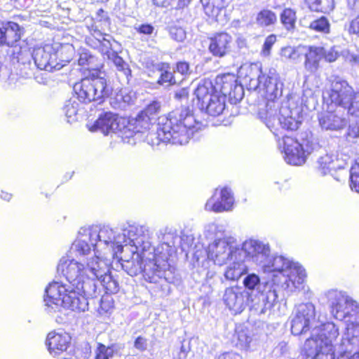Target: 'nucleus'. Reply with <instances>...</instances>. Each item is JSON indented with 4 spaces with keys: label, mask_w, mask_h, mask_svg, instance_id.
<instances>
[{
    "label": "nucleus",
    "mask_w": 359,
    "mask_h": 359,
    "mask_svg": "<svg viewBox=\"0 0 359 359\" xmlns=\"http://www.w3.org/2000/svg\"><path fill=\"white\" fill-rule=\"evenodd\" d=\"M57 270L69 283L53 281L46 287L43 299L46 311L53 315L62 308L77 312L88 310V298L95 297L97 292L94 280L86 278L84 264L64 257Z\"/></svg>",
    "instance_id": "f257e3e1"
},
{
    "label": "nucleus",
    "mask_w": 359,
    "mask_h": 359,
    "mask_svg": "<svg viewBox=\"0 0 359 359\" xmlns=\"http://www.w3.org/2000/svg\"><path fill=\"white\" fill-rule=\"evenodd\" d=\"M258 88L263 90L266 99L265 108L259 112L260 119L276 135L280 128L287 130L298 129L302 123V109L292 96L280 101L283 84L279 81L275 70L269 74L258 76Z\"/></svg>",
    "instance_id": "f03ea898"
},
{
    "label": "nucleus",
    "mask_w": 359,
    "mask_h": 359,
    "mask_svg": "<svg viewBox=\"0 0 359 359\" xmlns=\"http://www.w3.org/2000/svg\"><path fill=\"white\" fill-rule=\"evenodd\" d=\"M239 258H246L261 266L266 273H272L274 284L289 292L304 289L306 273L298 262L283 256L270 257L271 249L268 243L254 239L245 241L238 246Z\"/></svg>",
    "instance_id": "7ed1b4c3"
},
{
    "label": "nucleus",
    "mask_w": 359,
    "mask_h": 359,
    "mask_svg": "<svg viewBox=\"0 0 359 359\" xmlns=\"http://www.w3.org/2000/svg\"><path fill=\"white\" fill-rule=\"evenodd\" d=\"M94 241V252L102 253L111 258L118 257V254L128 248V243H134L137 248L146 250L149 248V227L146 225L128 224L117 233L108 226L100 228L97 226H88Z\"/></svg>",
    "instance_id": "20e7f679"
},
{
    "label": "nucleus",
    "mask_w": 359,
    "mask_h": 359,
    "mask_svg": "<svg viewBox=\"0 0 359 359\" xmlns=\"http://www.w3.org/2000/svg\"><path fill=\"white\" fill-rule=\"evenodd\" d=\"M326 318L320 314L316 318V311L312 303H302L296 306L291 320V332L294 335L302 334L311 329V337L307 339L302 350V359L306 358V344L313 341L311 344L312 349L317 346L323 348L330 344L332 350L333 341L339 336V328L331 322H326Z\"/></svg>",
    "instance_id": "39448f33"
},
{
    "label": "nucleus",
    "mask_w": 359,
    "mask_h": 359,
    "mask_svg": "<svg viewBox=\"0 0 359 359\" xmlns=\"http://www.w3.org/2000/svg\"><path fill=\"white\" fill-rule=\"evenodd\" d=\"M156 129L146 136L147 142L151 146L158 145L161 142L186 144L194 133L203 127V123L196 119L188 107L177 109L168 116L159 117Z\"/></svg>",
    "instance_id": "423d86ee"
},
{
    "label": "nucleus",
    "mask_w": 359,
    "mask_h": 359,
    "mask_svg": "<svg viewBox=\"0 0 359 359\" xmlns=\"http://www.w3.org/2000/svg\"><path fill=\"white\" fill-rule=\"evenodd\" d=\"M323 100L327 104H334L347 110L349 115L359 118V91L339 78L332 81L331 88L323 93Z\"/></svg>",
    "instance_id": "0eeeda50"
},
{
    "label": "nucleus",
    "mask_w": 359,
    "mask_h": 359,
    "mask_svg": "<svg viewBox=\"0 0 359 359\" xmlns=\"http://www.w3.org/2000/svg\"><path fill=\"white\" fill-rule=\"evenodd\" d=\"M74 90L77 99L83 103L102 102L112 94L110 81L104 76L95 75L82 79L75 83Z\"/></svg>",
    "instance_id": "6e6552de"
},
{
    "label": "nucleus",
    "mask_w": 359,
    "mask_h": 359,
    "mask_svg": "<svg viewBox=\"0 0 359 359\" xmlns=\"http://www.w3.org/2000/svg\"><path fill=\"white\" fill-rule=\"evenodd\" d=\"M278 146L284 154L285 161L293 165L304 164L307 156L319 147L312 135L307 133L300 141L290 136H284L279 140Z\"/></svg>",
    "instance_id": "1a4fd4ad"
},
{
    "label": "nucleus",
    "mask_w": 359,
    "mask_h": 359,
    "mask_svg": "<svg viewBox=\"0 0 359 359\" xmlns=\"http://www.w3.org/2000/svg\"><path fill=\"white\" fill-rule=\"evenodd\" d=\"M86 27L90 35L93 36L97 41L100 51L103 56L111 60L116 68L117 75L123 81L128 83L131 77V70L129 65L126 62L118 53L112 49V44L109 35L103 34L99 29L93 19L89 22L86 21Z\"/></svg>",
    "instance_id": "9d476101"
},
{
    "label": "nucleus",
    "mask_w": 359,
    "mask_h": 359,
    "mask_svg": "<svg viewBox=\"0 0 359 359\" xmlns=\"http://www.w3.org/2000/svg\"><path fill=\"white\" fill-rule=\"evenodd\" d=\"M220 93L210 81L198 83L194 91L199 108L212 116L220 115L225 109V97Z\"/></svg>",
    "instance_id": "9b49d317"
},
{
    "label": "nucleus",
    "mask_w": 359,
    "mask_h": 359,
    "mask_svg": "<svg viewBox=\"0 0 359 359\" xmlns=\"http://www.w3.org/2000/svg\"><path fill=\"white\" fill-rule=\"evenodd\" d=\"M151 231L149 228V248L146 250L137 248L134 243H128V248H124V251H130L133 255L130 259H128L125 255L123 259L122 257L121 266L122 269L130 276H135L141 273L144 274V265L150 263L154 259L155 255L153 254V246L151 245Z\"/></svg>",
    "instance_id": "f8f14e48"
},
{
    "label": "nucleus",
    "mask_w": 359,
    "mask_h": 359,
    "mask_svg": "<svg viewBox=\"0 0 359 359\" xmlns=\"http://www.w3.org/2000/svg\"><path fill=\"white\" fill-rule=\"evenodd\" d=\"M325 295L330 313L337 320H344L358 309V303L344 292L330 290Z\"/></svg>",
    "instance_id": "ddd939ff"
},
{
    "label": "nucleus",
    "mask_w": 359,
    "mask_h": 359,
    "mask_svg": "<svg viewBox=\"0 0 359 359\" xmlns=\"http://www.w3.org/2000/svg\"><path fill=\"white\" fill-rule=\"evenodd\" d=\"M238 245L233 237L216 239L209 244L208 257L215 264L222 266L238 255Z\"/></svg>",
    "instance_id": "4468645a"
},
{
    "label": "nucleus",
    "mask_w": 359,
    "mask_h": 359,
    "mask_svg": "<svg viewBox=\"0 0 359 359\" xmlns=\"http://www.w3.org/2000/svg\"><path fill=\"white\" fill-rule=\"evenodd\" d=\"M359 323H348L337 348V355L334 359H359Z\"/></svg>",
    "instance_id": "2eb2a0df"
},
{
    "label": "nucleus",
    "mask_w": 359,
    "mask_h": 359,
    "mask_svg": "<svg viewBox=\"0 0 359 359\" xmlns=\"http://www.w3.org/2000/svg\"><path fill=\"white\" fill-rule=\"evenodd\" d=\"M174 269L168 263V259H161L155 255L150 263L144 265V278L149 283H160L163 280L168 283L175 280Z\"/></svg>",
    "instance_id": "dca6fc26"
},
{
    "label": "nucleus",
    "mask_w": 359,
    "mask_h": 359,
    "mask_svg": "<svg viewBox=\"0 0 359 359\" xmlns=\"http://www.w3.org/2000/svg\"><path fill=\"white\" fill-rule=\"evenodd\" d=\"M278 298L277 292L271 283H266L264 289L259 292L248 293L251 309L258 314H265L269 311Z\"/></svg>",
    "instance_id": "f3484780"
},
{
    "label": "nucleus",
    "mask_w": 359,
    "mask_h": 359,
    "mask_svg": "<svg viewBox=\"0 0 359 359\" xmlns=\"http://www.w3.org/2000/svg\"><path fill=\"white\" fill-rule=\"evenodd\" d=\"M32 58L39 69L53 72L61 69V65L57 61V48H55V44H46L34 48Z\"/></svg>",
    "instance_id": "a211bd4d"
},
{
    "label": "nucleus",
    "mask_w": 359,
    "mask_h": 359,
    "mask_svg": "<svg viewBox=\"0 0 359 359\" xmlns=\"http://www.w3.org/2000/svg\"><path fill=\"white\" fill-rule=\"evenodd\" d=\"M108 255L102 256V253L94 252L93 257H87L85 261V271L87 279L94 280L95 286L97 287V280L106 273L109 272L110 257Z\"/></svg>",
    "instance_id": "6ab92c4d"
},
{
    "label": "nucleus",
    "mask_w": 359,
    "mask_h": 359,
    "mask_svg": "<svg viewBox=\"0 0 359 359\" xmlns=\"http://www.w3.org/2000/svg\"><path fill=\"white\" fill-rule=\"evenodd\" d=\"M234 198L231 190L227 187L217 189L212 197L205 203V210L222 212L232 210Z\"/></svg>",
    "instance_id": "aec40b11"
},
{
    "label": "nucleus",
    "mask_w": 359,
    "mask_h": 359,
    "mask_svg": "<svg viewBox=\"0 0 359 359\" xmlns=\"http://www.w3.org/2000/svg\"><path fill=\"white\" fill-rule=\"evenodd\" d=\"M248 300V292L241 287H227L223 294V302L229 310L235 313H241Z\"/></svg>",
    "instance_id": "412c9836"
},
{
    "label": "nucleus",
    "mask_w": 359,
    "mask_h": 359,
    "mask_svg": "<svg viewBox=\"0 0 359 359\" xmlns=\"http://www.w3.org/2000/svg\"><path fill=\"white\" fill-rule=\"evenodd\" d=\"M233 39L226 32L217 33L208 39V50L216 57H224L231 51Z\"/></svg>",
    "instance_id": "4be33fe9"
},
{
    "label": "nucleus",
    "mask_w": 359,
    "mask_h": 359,
    "mask_svg": "<svg viewBox=\"0 0 359 359\" xmlns=\"http://www.w3.org/2000/svg\"><path fill=\"white\" fill-rule=\"evenodd\" d=\"M121 119L116 114L107 112L100 115L89 130L92 132L100 131L104 135L116 133V130L121 128Z\"/></svg>",
    "instance_id": "5701e85b"
},
{
    "label": "nucleus",
    "mask_w": 359,
    "mask_h": 359,
    "mask_svg": "<svg viewBox=\"0 0 359 359\" xmlns=\"http://www.w3.org/2000/svg\"><path fill=\"white\" fill-rule=\"evenodd\" d=\"M22 29L13 22H0V44L15 46L22 34Z\"/></svg>",
    "instance_id": "b1692460"
},
{
    "label": "nucleus",
    "mask_w": 359,
    "mask_h": 359,
    "mask_svg": "<svg viewBox=\"0 0 359 359\" xmlns=\"http://www.w3.org/2000/svg\"><path fill=\"white\" fill-rule=\"evenodd\" d=\"M71 341L70 335L63 331L50 332L46 338V346L50 353L57 355L67 351Z\"/></svg>",
    "instance_id": "393cba45"
},
{
    "label": "nucleus",
    "mask_w": 359,
    "mask_h": 359,
    "mask_svg": "<svg viewBox=\"0 0 359 359\" xmlns=\"http://www.w3.org/2000/svg\"><path fill=\"white\" fill-rule=\"evenodd\" d=\"M319 126L325 130H339L346 125L344 118L339 116L336 111H323L318 115Z\"/></svg>",
    "instance_id": "a878e982"
},
{
    "label": "nucleus",
    "mask_w": 359,
    "mask_h": 359,
    "mask_svg": "<svg viewBox=\"0 0 359 359\" xmlns=\"http://www.w3.org/2000/svg\"><path fill=\"white\" fill-rule=\"evenodd\" d=\"M158 238L161 243L156 249L153 248V254L161 257V259H168L175 244L176 233L166 228L160 230Z\"/></svg>",
    "instance_id": "bb28decb"
},
{
    "label": "nucleus",
    "mask_w": 359,
    "mask_h": 359,
    "mask_svg": "<svg viewBox=\"0 0 359 359\" xmlns=\"http://www.w3.org/2000/svg\"><path fill=\"white\" fill-rule=\"evenodd\" d=\"M222 86L220 93L224 96L229 97V99L236 103L241 101L244 95L243 86L236 83V80L231 75H225L221 78Z\"/></svg>",
    "instance_id": "cd10ccee"
},
{
    "label": "nucleus",
    "mask_w": 359,
    "mask_h": 359,
    "mask_svg": "<svg viewBox=\"0 0 359 359\" xmlns=\"http://www.w3.org/2000/svg\"><path fill=\"white\" fill-rule=\"evenodd\" d=\"M94 241L88 227L81 228L76 240L73 243L71 250L78 255L89 256L91 248H94Z\"/></svg>",
    "instance_id": "c85d7f7f"
},
{
    "label": "nucleus",
    "mask_w": 359,
    "mask_h": 359,
    "mask_svg": "<svg viewBox=\"0 0 359 359\" xmlns=\"http://www.w3.org/2000/svg\"><path fill=\"white\" fill-rule=\"evenodd\" d=\"M305 68L311 72H316L319 67V62L323 58V48L316 46H305Z\"/></svg>",
    "instance_id": "c756f323"
},
{
    "label": "nucleus",
    "mask_w": 359,
    "mask_h": 359,
    "mask_svg": "<svg viewBox=\"0 0 359 359\" xmlns=\"http://www.w3.org/2000/svg\"><path fill=\"white\" fill-rule=\"evenodd\" d=\"M316 168L321 175H325L332 172L341 168L337 156L332 154L325 153L320 155L316 162Z\"/></svg>",
    "instance_id": "7c9ffc66"
},
{
    "label": "nucleus",
    "mask_w": 359,
    "mask_h": 359,
    "mask_svg": "<svg viewBox=\"0 0 359 359\" xmlns=\"http://www.w3.org/2000/svg\"><path fill=\"white\" fill-rule=\"evenodd\" d=\"M233 262L230 264L224 272V277L229 280H238L242 275L246 273L247 266L244 264L243 258H239V255L233 257Z\"/></svg>",
    "instance_id": "2f4dec72"
},
{
    "label": "nucleus",
    "mask_w": 359,
    "mask_h": 359,
    "mask_svg": "<svg viewBox=\"0 0 359 359\" xmlns=\"http://www.w3.org/2000/svg\"><path fill=\"white\" fill-rule=\"evenodd\" d=\"M133 126L134 125H133L130 121L126 123V121L125 119H121V128L116 130V133H118V136L121 137L123 142L130 144H135V137L139 134L135 130V126Z\"/></svg>",
    "instance_id": "473e14b6"
},
{
    "label": "nucleus",
    "mask_w": 359,
    "mask_h": 359,
    "mask_svg": "<svg viewBox=\"0 0 359 359\" xmlns=\"http://www.w3.org/2000/svg\"><path fill=\"white\" fill-rule=\"evenodd\" d=\"M157 71L161 73L158 83L160 85L167 84L174 85L178 81L173 74V70L172 71L171 67L169 63L167 62H159L155 65Z\"/></svg>",
    "instance_id": "72a5a7b5"
},
{
    "label": "nucleus",
    "mask_w": 359,
    "mask_h": 359,
    "mask_svg": "<svg viewBox=\"0 0 359 359\" xmlns=\"http://www.w3.org/2000/svg\"><path fill=\"white\" fill-rule=\"evenodd\" d=\"M297 13L290 8H284L280 14V20L283 27L289 32H292L296 28Z\"/></svg>",
    "instance_id": "f704fd0d"
},
{
    "label": "nucleus",
    "mask_w": 359,
    "mask_h": 359,
    "mask_svg": "<svg viewBox=\"0 0 359 359\" xmlns=\"http://www.w3.org/2000/svg\"><path fill=\"white\" fill-rule=\"evenodd\" d=\"M253 336L251 330L243 327H237L236 330V346L242 349H249L253 341Z\"/></svg>",
    "instance_id": "c9c22d12"
},
{
    "label": "nucleus",
    "mask_w": 359,
    "mask_h": 359,
    "mask_svg": "<svg viewBox=\"0 0 359 359\" xmlns=\"http://www.w3.org/2000/svg\"><path fill=\"white\" fill-rule=\"evenodd\" d=\"M55 48H57V61L61 65L62 69L72 60L74 48L71 45L60 43H55Z\"/></svg>",
    "instance_id": "e433bc0d"
},
{
    "label": "nucleus",
    "mask_w": 359,
    "mask_h": 359,
    "mask_svg": "<svg viewBox=\"0 0 359 359\" xmlns=\"http://www.w3.org/2000/svg\"><path fill=\"white\" fill-rule=\"evenodd\" d=\"M305 53V46H286L281 49V57L293 62H298Z\"/></svg>",
    "instance_id": "4c0bfd02"
},
{
    "label": "nucleus",
    "mask_w": 359,
    "mask_h": 359,
    "mask_svg": "<svg viewBox=\"0 0 359 359\" xmlns=\"http://www.w3.org/2000/svg\"><path fill=\"white\" fill-rule=\"evenodd\" d=\"M277 21L276 13L269 9H263L256 16V23L259 27H267L273 25Z\"/></svg>",
    "instance_id": "58836bf2"
},
{
    "label": "nucleus",
    "mask_w": 359,
    "mask_h": 359,
    "mask_svg": "<svg viewBox=\"0 0 359 359\" xmlns=\"http://www.w3.org/2000/svg\"><path fill=\"white\" fill-rule=\"evenodd\" d=\"M105 289L107 293L115 294L119 290L118 281L111 276L110 271L103 275L97 280Z\"/></svg>",
    "instance_id": "ea45409f"
},
{
    "label": "nucleus",
    "mask_w": 359,
    "mask_h": 359,
    "mask_svg": "<svg viewBox=\"0 0 359 359\" xmlns=\"http://www.w3.org/2000/svg\"><path fill=\"white\" fill-rule=\"evenodd\" d=\"M18 63L19 69L20 72V74L22 76L28 77L32 74L31 70V61L29 53H20L18 57Z\"/></svg>",
    "instance_id": "a19ab883"
},
{
    "label": "nucleus",
    "mask_w": 359,
    "mask_h": 359,
    "mask_svg": "<svg viewBox=\"0 0 359 359\" xmlns=\"http://www.w3.org/2000/svg\"><path fill=\"white\" fill-rule=\"evenodd\" d=\"M266 283H262L259 277L255 273L248 274L243 280L245 287L252 292H259L264 289Z\"/></svg>",
    "instance_id": "79ce46f5"
},
{
    "label": "nucleus",
    "mask_w": 359,
    "mask_h": 359,
    "mask_svg": "<svg viewBox=\"0 0 359 359\" xmlns=\"http://www.w3.org/2000/svg\"><path fill=\"white\" fill-rule=\"evenodd\" d=\"M130 121L134 125L133 126H135V130L138 134L149 129L151 123V120L145 115H143L142 112H140L135 119L130 120Z\"/></svg>",
    "instance_id": "37998d69"
},
{
    "label": "nucleus",
    "mask_w": 359,
    "mask_h": 359,
    "mask_svg": "<svg viewBox=\"0 0 359 359\" xmlns=\"http://www.w3.org/2000/svg\"><path fill=\"white\" fill-rule=\"evenodd\" d=\"M79 107L80 104L75 98H72L66 102L63 108V111L68 118V122H71L74 120V117L76 116L79 110Z\"/></svg>",
    "instance_id": "c03bdc74"
},
{
    "label": "nucleus",
    "mask_w": 359,
    "mask_h": 359,
    "mask_svg": "<svg viewBox=\"0 0 359 359\" xmlns=\"http://www.w3.org/2000/svg\"><path fill=\"white\" fill-rule=\"evenodd\" d=\"M310 8L315 11L329 13L334 8V0H313Z\"/></svg>",
    "instance_id": "a18cd8bd"
},
{
    "label": "nucleus",
    "mask_w": 359,
    "mask_h": 359,
    "mask_svg": "<svg viewBox=\"0 0 359 359\" xmlns=\"http://www.w3.org/2000/svg\"><path fill=\"white\" fill-rule=\"evenodd\" d=\"M302 104L309 110L315 109L318 104L317 96L310 88H306L303 90L302 97Z\"/></svg>",
    "instance_id": "49530a36"
},
{
    "label": "nucleus",
    "mask_w": 359,
    "mask_h": 359,
    "mask_svg": "<svg viewBox=\"0 0 359 359\" xmlns=\"http://www.w3.org/2000/svg\"><path fill=\"white\" fill-rule=\"evenodd\" d=\"M309 28L316 32L328 33L330 32V23L325 17H321L312 21L309 25Z\"/></svg>",
    "instance_id": "de8ad7c7"
},
{
    "label": "nucleus",
    "mask_w": 359,
    "mask_h": 359,
    "mask_svg": "<svg viewBox=\"0 0 359 359\" xmlns=\"http://www.w3.org/2000/svg\"><path fill=\"white\" fill-rule=\"evenodd\" d=\"M116 352L114 351L111 346H105L103 344H99L95 359H113Z\"/></svg>",
    "instance_id": "09e8293b"
},
{
    "label": "nucleus",
    "mask_w": 359,
    "mask_h": 359,
    "mask_svg": "<svg viewBox=\"0 0 359 359\" xmlns=\"http://www.w3.org/2000/svg\"><path fill=\"white\" fill-rule=\"evenodd\" d=\"M341 57L344 60L352 65H359V52L351 49H345L341 52Z\"/></svg>",
    "instance_id": "8fccbe9b"
},
{
    "label": "nucleus",
    "mask_w": 359,
    "mask_h": 359,
    "mask_svg": "<svg viewBox=\"0 0 359 359\" xmlns=\"http://www.w3.org/2000/svg\"><path fill=\"white\" fill-rule=\"evenodd\" d=\"M161 110V103L158 101H153L141 112L151 120L154 119L158 114Z\"/></svg>",
    "instance_id": "3c124183"
},
{
    "label": "nucleus",
    "mask_w": 359,
    "mask_h": 359,
    "mask_svg": "<svg viewBox=\"0 0 359 359\" xmlns=\"http://www.w3.org/2000/svg\"><path fill=\"white\" fill-rule=\"evenodd\" d=\"M350 187L352 190L359 193V163L353 165L350 171Z\"/></svg>",
    "instance_id": "603ef678"
},
{
    "label": "nucleus",
    "mask_w": 359,
    "mask_h": 359,
    "mask_svg": "<svg viewBox=\"0 0 359 359\" xmlns=\"http://www.w3.org/2000/svg\"><path fill=\"white\" fill-rule=\"evenodd\" d=\"M276 41V36L275 34H270L266 38L262 50L263 55L268 56L270 55L271 47Z\"/></svg>",
    "instance_id": "864d4df0"
},
{
    "label": "nucleus",
    "mask_w": 359,
    "mask_h": 359,
    "mask_svg": "<svg viewBox=\"0 0 359 359\" xmlns=\"http://www.w3.org/2000/svg\"><path fill=\"white\" fill-rule=\"evenodd\" d=\"M134 29L140 34L151 36L154 32V27L151 24H136Z\"/></svg>",
    "instance_id": "5fc2aeb1"
},
{
    "label": "nucleus",
    "mask_w": 359,
    "mask_h": 359,
    "mask_svg": "<svg viewBox=\"0 0 359 359\" xmlns=\"http://www.w3.org/2000/svg\"><path fill=\"white\" fill-rule=\"evenodd\" d=\"M170 34L172 39L177 41H182L186 37L185 32L181 27H171Z\"/></svg>",
    "instance_id": "6e6d98bb"
},
{
    "label": "nucleus",
    "mask_w": 359,
    "mask_h": 359,
    "mask_svg": "<svg viewBox=\"0 0 359 359\" xmlns=\"http://www.w3.org/2000/svg\"><path fill=\"white\" fill-rule=\"evenodd\" d=\"M339 57V53L334 48H331L326 50L323 48V58L325 61L332 62L335 61Z\"/></svg>",
    "instance_id": "4d7b16f0"
},
{
    "label": "nucleus",
    "mask_w": 359,
    "mask_h": 359,
    "mask_svg": "<svg viewBox=\"0 0 359 359\" xmlns=\"http://www.w3.org/2000/svg\"><path fill=\"white\" fill-rule=\"evenodd\" d=\"M203 5L204 11L208 16H215L218 13L219 10L220 9L219 8L213 6L211 4L210 0H206L204 1Z\"/></svg>",
    "instance_id": "13d9d810"
},
{
    "label": "nucleus",
    "mask_w": 359,
    "mask_h": 359,
    "mask_svg": "<svg viewBox=\"0 0 359 359\" xmlns=\"http://www.w3.org/2000/svg\"><path fill=\"white\" fill-rule=\"evenodd\" d=\"M174 72H178L182 75L187 76L191 73L189 65L185 62H179L176 65Z\"/></svg>",
    "instance_id": "bf43d9fd"
},
{
    "label": "nucleus",
    "mask_w": 359,
    "mask_h": 359,
    "mask_svg": "<svg viewBox=\"0 0 359 359\" xmlns=\"http://www.w3.org/2000/svg\"><path fill=\"white\" fill-rule=\"evenodd\" d=\"M347 137L352 139L359 137V123H352L348 126Z\"/></svg>",
    "instance_id": "052dcab7"
},
{
    "label": "nucleus",
    "mask_w": 359,
    "mask_h": 359,
    "mask_svg": "<svg viewBox=\"0 0 359 359\" xmlns=\"http://www.w3.org/2000/svg\"><path fill=\"white\" fill-rule=\"evenodd\" d=\"M147 340L142 337H138L136 338L134 342V346L140 351H144L147 348Z\"/></svg>",
    "instance_id": "680f3d73"
},
{
    "label": "nucleus",
    "mask_w": 359,
    "mask_h": 359,
    "mask_svg": "<svg viewBox=\"0 0 359 359\" xmlns=\"http://www.w3.org/2000/svg\"><path fill=\"white\" fill-rule=\"evenodd\" d=\"M348 32L359 36V15L351 21Z\"/></svg>",
    "instance_id": "e2e57ef3"
},
{
    "label": "nucleus",
    "mask_w": 359,
    "mask_h": 359,
    "mask_svg": "<svg viewBox=\"0 0 359 359\" xmlns=\"http://www.w3.org/2000/svg\"><path fill=\"white\" fill-rule=\"evenodd\" d=\"M93 57L87 53H83L80 55L78 60L79 65L81 66L88 65L93 60Z\"/></svg>",
    "instance_id": "0e129e2a"
},
{
    "label": "nucleus",
    "mask_w": 359,
    "mask_h": 359,
    "mask_svg": "<svg viewBox=\"0 0 359 359\" xmlns=\"http://www.w3.org/2000/svg\"><path fill=\"white\" fill-rule=\"evenodd\" d=\"M219 226L215 223L208 224L205 226V233L208 236H211L219 231Z\"/></svg>",
    "instance_id": "69168bd1"
},
{
    "label": "nucleus",
    "mask_w": 359,
    "mask_h": 359,
    "mask_svg": "<svg viewBox=\"0 0 359 359\" xmlns=\"http://www.w3.org/2000/svg\"><path fill=\"white\" fill-rule=\"evenodd\" d=\"M217 359H242V357L236 353L227 352L219 355Z\"/></svg>",
    "instance_id": "338daca9"
},
{
    "label": "nucleus",
    "mask_w": 359,
    "mask_h": 359,
    "mask_svg": "<svg viewBox=\"0 0 359 359\" xmlns=\"http://www.w3.org/2000/svg\"><path fill=\"white\" fill-rule=\"evenodd\" d=\"M188 95H189V92H188L187 89L182 88L175 93V96L176 98L181 100V99L187 98Z\"/></svg>",
    "instance_id": "774afa93"
}]
</instances>
